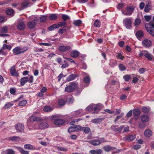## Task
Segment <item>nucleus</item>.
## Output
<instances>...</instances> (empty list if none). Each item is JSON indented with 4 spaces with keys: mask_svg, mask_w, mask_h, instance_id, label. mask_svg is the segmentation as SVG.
I'll use <instances>...</instances> for the list:
<instances>
[{
    "mask_svg": "<svg viewBox=\"0 0 154 154\" xmlns=\"http://www.w3.org/2000/svg\"><path fill=\"white\" fill-rule=\"evenodd\" d=\"M15 128L18 132H21L24 130V127L23 124L19 123L15 126Z\"/></svg>",
    "mask_w": 154,
    "mask_h": 154,
    "instance_id": "obj_6",
    "label": "nucleus"
},
{
    "mask_svg": "<svg viewBox=\"0 0 154 154\" xmlns=\"http://www.w3.org/2000/svg\"><path fill=\"white\" fill-rule=\"evenodd\" d=\"M6 13L8 15L13 16L14 14V11L11 9H8L6 11Z\"/></svg>",
    "mask_w": 154,
    "mask_h": 154,
    "instance_id": "obj_37",
    "label": "nucleus"
},
{
    "mask_svg": "<svg viewBox=\"0 0 154 154\" xmlns=\"http://www.w3.org/2000/svg\"><path fill=\"white\" fill-rule=\"evenodd\" d=\"M79 125H77L75 127L74 126H72L69 127L68 129V131L69 133L72 132L79 130V128L78 126Z\"/></svg>",
    "mask_w": 154,
    "mask_h": 154,
    "instance_id": "obj_17",
    "label": "nucleus"
},
{
    "mask_svg": "<svg viewBox=\"0 0 154 154\" xmlns=\"http://www.w3.org/2000/svg\"><path fill=\"white\" fill-rule=\"evenodd\" d=\"M145 54V57L148 60L152 61H154V57L152 54L149 53L147 51H146V54Z\"/></svg>",
    "mask_w": 154,
    "mask_h": 154,
    "instance_id": "obj_11",
    "label": "nucleus"
},
{
    "mask_svg": "<svg viewBox=\"0 0 154 154\" xmlns=\"http://www.w3.org/2000/svg\"><path fill=\"white\" fill-rule=\"evenodd\" d=\"M57 149L58 150L62 151L65 152L67 150V149L66 148L60 146L58 147Z\"/></svg>",
    "mask_w": 154,
    "mask_h": 154,
    "instance_id": "obj_53",
    "label": "nucleus"
},
{
    "mask_svg": "<svg viewBox=\"0 0 154 154\" xmlns=\"http://www.w3.org/2000/svg\"><path fill=\"white\" fill-rule=\"evenodd\" d=\"M116 57L117 58L121 60H123L124 58V57L120 53H118Z\"/></svg>",
    "mask_w": 154,
    "mask_h": 154,
    "instance_id": "obj_62",
    "label": "nucleus"
},
{
    "mask_svg": "<svg viewBox=\"0 0 154 154\" xmlns=\"http://www.w3.org/2000/svg\"><path fill=\"white\" fill-rule=\"evenodd\" d=\"M152 133L149 130H147L144 132V135L146 137H149L152 134Z\"/></svg>",
    "mask_w": 154,
    "mask_h": 154,
    "instance_id": "obj_31",
    "label": "nucleus"
},
{
    "mask_svg": "<svg viewBox=\"0 0 154 154\" xmlns=\"http://www.w3.org/2000/svg\"><path fill=\"white\" fill-rule=\"evenodd\" d=\"M20 47H17L13 49L12 51L13 53L17 55L20 54Z\"/></svg>",
    "mask_w": 154,
    "mask_h": 154,
    "instance_id": "obj_23",
    "label": "nucleus"
},
{
    "mask_svg": "<svg viewBox=\"0 0 154 154\" xmlns=\"http://www.w3.org/2000/svg\"><path fill=\"white\" fill-rule=\"evenodd\" d=\"M14 105V103L11 102L10 103L9 102L7 103L4 106L3 108L5 109H7L10 108L12 106Z\"/></svg>",
    "mask_w": 154,
    "mask_h": 154,
    "instance_id": "obj_29",
    "label": "nucleus"
},
{
    "mask_svg": "<svg viewBox=\"0 0 154 154\" xmlns=\"http://www.w3.org/2000/svg\"><path fill=\"white\" fill-rule=\"evenodd\" d=\"M28 77H24L20 79V84L21 85H24L25 84L28 82Z\"/></svg>",
    "mask_w": 154,
    "mask_h": 154,
    "instance_id": "obj_27",
    "label": "nucleus"
},
{
    "mask_svg": "<svg viewBox=\"0 0 154 154\" xmlns=\"http://www.w3.org/2000/svg\"><path fill=\"white\" fill-rule=\"evenodd\" d=\"M51 119L54 121L55 125H61L65 123V121L64 120L59 119V116L57 115H54L51 117Z\"/></svg>",
    "mask_w": 154,
    "mask_h": 154,
    "instance_id": "obj_1",
    "label": "nucleus"
},
{
    "mask_svg": "<svg viewBox=\"0 0 154 154\" xmlns=\"http://www.w3.org/2000/svg\"><path fill=\"white\" fill-rule=\"evenodd\" d=\"M10 72L11 75L15 77L19 76V73L15 70V66L12 67L10 70Z\"/></svg>",
    "mask_w": 154,
    "mask_h": 154,
    "instance_id": "obj_9",
    "label": "nucleus"
},
{
    "mask_svg": "<svg viewBox=\"0 0 154 154\" xmlns=\"http://www.w3.org/2000/svg\"><path fill=\"white\" fill-rule=\"evenodd\" d=\"M59 50L60 52H65L71 49V47L69 46H60L59 47Z\"/></svg>",
    "mask_w": 154,
    "mask_h": 154,
    "instance_id": "obj_5",
    "label": "nucleus"
},
{
    "mask_svg": "<svg viewBox=\"0 0 154 154\" xmlns=\"http://www.w3.org/2000/svg\"><path fill=\"white\" fill-rule=\"evenodd\" d=\"M103 149L106 152H109L112 150L115 149V148L109 145H106L103 147Z\"/></svg>",
    "mask_w": 154,
    "mask_h": 154,
    "instance_id": "obj_20",
    "label": "nucleus"
},
{
    "mask_svg": "<svg viewBox=\"0 0 154 154\" xmlns=\"http://www.w3.org/2000/svg\"><path fill=\"white\" fill-rule=\"evenodd\" d=\"M77 87L76 84L74 82H71L66 87L65 91L68 92H73Z\"/></svg>",
    "mask_w": 154,
    "mask_h": 154,
    "instance_id": "obj_2",
    "label": "nucleus"
},
{
    "mask_svg": "<svg viewBox=\"0 0 154 154\" xmlns=\"http://www.w3.org/2000/svg\"><path fill=\"white\" fill-rule=\"evenodd\" d=\"M142 42L143 45L146 47H149L152 45L151 41L147 39L144 40Z\"/></svg>",
    "mask_w": 154,
    "mask_h": 154,
    "instance_id": "obj_8",
    "label": "nucleus"
},
{
    "mask_svg": "<svg viewBox=\"0 0 154 154\" xmlns=\"http://www.w3.org/2000/svg\"><path fill=\"white\" fill-rule=\"evenodd\" d=\"M141 147V146L139 144L135 145L133 146V148L135 150H137Z\"/></svg>",
    "mask_w": 154,
    "mask_h": 154,
    "instance_id": "obj_64",
    "label": "nucleus"
},
{
    "mask_svg": "<svg viewBox=\"0 0 154 154\" xmlns=\"http://www.w3.org/2000/svg\"><path fill=\"white\" fill-rule=\"evenodd\" d=\"M102 150L100 149L91 150L89 151V153L92 154H100L102 153Z\"/></svg>",
    "mask_w": 154,
    "mask_h": 154,
    "instance_id": "obj_19",
    "label": "nucleus"
},
{
    "mask_svg": "<svg viewBox=\"0 0 154 154\" xmlns=\"http://www.w3.org/2000/svg\"><path fill=\"white\" fill-rule=\"evenodd\" d=\"M57 18V15L55 14H51L49 17V18L51 20H55Z\"/></svg>",
    "mask_w": 154,
    "mask_h": 154,
    "instance_id": "obj_41",
    "label": "nucleus"
},
{
    "mask_svg": "<svg viewBox=\"0 0 154 154\" xmlns=\"http://www.w3.org/2000/svg\"><path fill=\"white\" fill-rule=\"evenodd\" d=\"M90 78L88 76H87L84 79V81L86 83H89L90 82Z\"/></svg>",
    "mask_w": 154,
    "mask_h": 154,
    "instance_id": "obj_54",
    "label": "nucleus"
},
{
    "mask_svg": "<svg viewBox=\"0 0 154 154\" xmlns=\"http://www.w3.org/2000/svg\"><path fill=\"white\" fill-rule=\"evenodd\" d=\"M17 149L22 154H28L29 152L24 150L22 148L20 147H17Z\"/></svg>",
    "mask_w": 154,
    "mask_h": 154,
    "instance_id": "obj_32",
    "label": "nucleus"
},
{
    "mask_svg": "<svg viewBox=\"0 0 154 154\" xmlns=\"http://www.w3.org/2000/svg\"><path fill=\"white\" fill-rule=\"evenodd\" d=\"M123 78L126 82L128 81L131 79L130 75H126L123 76Z\"/></svg>",
    "mask_w": 154,
    "mask_h": 154,
    "instance_id": "obj_49",
    "label": "nucleus"
},
{
    "mask_svg": "<svg viewBox=\"0 0 154 154\" xmlns=\"http://www.w3.org/2000/svg\"><path fill=\"white\" fill-rule=\"evenodd\" d=\"M24 148L25 149H33V146L32 145L30 144H26L24 145Z\"/></svg>",
    "mask_w": 154,
    "mask_h": 154,
    "instance_id": "obj_43",
    "label": "nucleus"
},
{
    "mask_svg": "<svg viewBox=\"0 0 154 154\" xmlns=\"http://www.w3.org/2000/svg\"><path fill=\"white\" fill-rule=\"evenodd\" d=\"M41 21L44 22L46 21L47 19V16L46 15L42 16L40 17Z\"/></svg>",
    "mask_w": 154,
    "mask_h": 154,
    "instance_id": "obj_56",
    "label": "nucleus"
},
{
    "mask_svg": "<svg viewBox=\"0 0 154 154\" xmlns=\"http://www.w3.org/2000/svg\"><path fill=\"white\" fill-rule=\"evenodd\" d=\"M2 48L4 50L7 49L10 50L11 49L12 47L10 45H8L6 44H4Z\"/></svg>",
    "mask_w": 154,
    "mask_h": 154,
    "instance_id": "obj_44",
    "label": "nucleus"
},
{
    "mask_svg": "<svg viewBox=\"0 0 154 154\" xmlns=\"http://www.w3.org/2000/svg\"><path fill=\"white\" fill-rule=\"evenodd\" d=\"M150 10V8L149 5H146L144 9L145 12H148Z\"/></svg>",
    "mask_w": 154,
    "mask_h": 154,
    "instance_id": "obj_59",
    "label": "nucleus"
},
{
    "mask_svg": "<svg viewBox=\"0 0 154 154\" xmlns=\"http://www.w3.org/2000/svg\"><path fill=\"white\" fill-rule=\"evenodd\" d=\"M56 27V24H54L49 27L48 28V29L50 31L54 30V29L57 28Z\"/></svg>",
    "mask_w": 154,
    "mask_h": 154,
    "instance_id": "obj_52",
    "label": "nucleus"
},
{
    "mask_svg": "<svg viewBox=\"0 0 154 154\" xmlns=\"http://www.w3.org/2000/svg\"><path fill=\"white\" fill-rule=\"evenodd\" d=\"M146 50H143L142 51H141L139 53V55L140 57H142L143 56V55L145 56V54L146 53Z\"/></svg>",
    "mask_w": 154,
    "mask_h": 154,
    "instance_id": "obj_57",
    "label": "nucleus"
},
{
    "mask_svg": "<svg viewBox=\"0 0 154 154\" xmlns=\"http://www.w3.org/2000/svg\"><path fill=\"white\" fill-rule=\"evenodd\" d=\"M68 29V28L67 26H64L62 29L59 30L58 33L60 34H62L63 32H66Z\"/></svg>",
    "mask_w": 154,
    "mask_h": 154,
    "instance_id": "obj_33",
    "label": "nucleus"
},
{
    "mask_svg": "<svg viewBox=\"0 0 154 154\" xmlns=\"http://www.w3.org/2000/svg\"><path fill=\"white\" fill-rule=\"evenodd\" d=\"M35 25V23L33 21H31L28 23V26L30 29L33 28Z\"/></svg>",
    "mask_w": 154,
    "mask_h": 154,
    "instance_id": "obj_30",
    "label": "nucleus"
},
{
    "mask_svg": "<svg viewBox=\"0 0 154 154\" xmlns=\"http://www.w3.org/2000/svg\"><path fill=\"white\" fill-rule=\"evenodd\" d=\"M141 23V21L139 19H136L135 20L134 23V25L135 26H138Z\"/></svg>",
    "mask_w": 154,
    "mask_h": 154,
    "instance_id": "obj_39",
    "label": "nucleus"
},
{
    "mask_svg": "<svg viewBox=\"0 0 154 154\" xmlns=\"http://www.w3.org/2000/svg\"><path fill=\"white\" fill-rule=\"evenodd\" d=\"M119 67L120 70L121 71L125 70L126 69V67L122 64H119Z\"/></svg>",
    "mask_w": 154,
    "mask_h": 154,
    "instance_id": "obj_46",
    "label": "nucleus"
},
{
    "mask_svg": "<svg viewBox=\"0 0 154 154\" xmlns=\"http://www.w3.org/2000/svg\"><path fill=\"white\" fill-rule=\"evenodd\" d=\"M52 110V108L50 106H45L44 108V110L45 112H49Z\"/></svg>",
    "mask_w": 154,
    "mask_h": 154,
    "instance_id": "obj_42",
    "label": "nucleus"
},
{
    "mask_svg": "<svg viewBox=\"0 0 154 154\" xmlns=\"http://www.w3.org/2000/svg\"><path fill=\"white\" fill-rule=\"evenodd\" d=\"M79 55V52L75 50L72 51L71 53V56L73 58L77 57Z\"/></svg>",
    "mask_w": 154,
    "mask_h": 154,
    "instance_id": "obj_25",
    "label": "nucleus"
},
{
    "mask_svg": "<svg viewBox=\"0 0 154 154\" xmlns=\"http://www.w3.org/2000/svg\"><path fill=\"white\" fill-rule=\"evenodd\" d=\"M29 3L27 1H24L21 3L20 4V10H22L28 7Z\"/></svg>",
    "mask_w": 154,
    "mask_h": 154,
    "instance_id": "obj_16",
    "label": "nucleus"
},
{
    "mask_svg": "<svg viewBox=\"0 0 154 154\" xmlns=\"http://www.w3.org/2000/svg\"><path fill=\"white\" fill-rule=\"evenodd\" d=\"M10 140L14 141L15 142H17L21 140V138L17 136H13V137H10Z\"/></svg>",
    "mask_w": 154,
    "mask_h": 154,
    "instance_id": "obj_36",
    "label": "nucleus"
},
{
    "mask_svg": "<svg viewBox=\"0 0 154 154\" xmlns=\"http://www.w3.org/2000/svg\"><path fill=\"white\" fill-rule=\"evenodd\" d=\"M103 120L102 118L95 119L91 120V122L94 124H98L101 122Z\"/></svg>",
    "mask_w": 154,
    "mask_h": 154,
    "instance_id": "obj_28",
    "label": "nucleus"
},
{
    "mask_svg": "<svg viewBox=\"0 0 154 154\" xmlns=\"http://www.w3.org/2000/svg\"><path fill=\"white\" fill-rule=\"evenodd\" d=\"M25 28V25L22 22L19 23L17 26V29L19 30H23Z\"/></svg>",
    "mask_w": 154,
    "mask_h": 154,
    "instance_id": "obj_18",
    "label": "nucleus"
},
{
    "mask_svg": "<svg viewBox=\"0 0 154 154\" xmlns=\"http://www.w3.org/2000/svg\"><path fill=\"white\" fill-rule=\"evenodd\" d=\"M123 128V125L121 126L120 127L116 128L114 129V131L115 132L120 133L121 132Z\"/></svg>",
    "mask_w": 154,
    "mask_h": 154,
    "instance_id": "obj_47",
    "label": "nucleus"
},
{
    "mask_svg": "<svg viewBox=\"0 0 154 154\" xmlns=\"http://www.w3.org/2000/svg\"><path fill=\"white\" fill-rule=\"evenodd\" d=\"M66 24V23L65 22H60L58 23L57 24H56V27L57 28H59L60 26H63L65 25Z\"/></svg>",
    "mask_w": 154,
    "mask_h": 154,
    "instance_id": "obj_45",
    "label": "nucleus"
},
{
    "mask_svg": "<svg viewBox=\"0 0 154 154\" xmlns=\"http://www.w3.org/2000/svg\"><path fill=\"white\" fill-rule=\"evenodd\" d=\"M28 49V48L27 47H24L22 48L20 47V53H23Z\"/></svg>",
    "mask_w": 154,
    "mask_h": 154,
    "instance_id": "obj_51",
    "label": "nucleus"
},
{
    "mask_svg": "<svg viewBox=\"0 0 154 154\" xmlns=\"http://www.w3.org/2000/svg\"><path fill=\"white\" fill-rule=\"evenodd\" d=\"M132 19L131 18H125L124 19L123 23L127 29H130L132 26Z\"/></svg>",
    "mask_w": 154,
    "mask_h": 154,
    "instance_id": "obj_3",
    "label": "nucleus"
},
{
    "mask_svg": "<svg viewBox=\"0 0 154 154\" xmlns=\"http://www.w3.org/2000/svg\"><path fill=\"white\" fill-rule=\"evenodd\" d=\"M62 18L64 21H66L69 18V17L66 14H63Z\"/></svg>",
    "mask_w": 154,
    "mask_h": 154,
    "instance_id": "obj_61",
    "label": "nucleus"
},
{
    "mask_svg": "<svg viewBox=\"0 0 154 154\" xmlns=\"http://www.w3.org/2000/svg\"><path fill=\"white\" fill-rule=\"evenodd\" d=\"M27 103V101L25 100L20 101L18 103L19 106H25Z\"/></svg>",
    "mask_w": 154,
    "mask_h": 154,
    "instance_id": "obj_48",
    "label": "nucleus"
},
{
    "mask_svg": "<svg viewBox=\"0 0 154 154\" xmlns=\"http://www.w3.org/2000/svg\"><path fill=\"white\" fill-rule=\"evenodd\" d=\"M65 103L64 100L62 99L58 101V105L60 106H63L65 105Z\"/></svg>",
    "mask_w": 154,
    "mask_h": 154,
    "instance_id": "obj_55",
    "label": "nucleus"
},
{
    "mask_svg": "<svg viewBox=\"0 0 154 154\" xmlns=\"http://www.w3.org/2000/svg\"><path fill=\"white\" fill-rule=\"evenodd\" d=\"M134 8L133 7L128 6L126 8V11H122L123 14L126 15H131L133 12Z\"/></svg>",
    "mask_w": 154,
    "mask_h": 154,
    "instance_id": "obj_4",
    "label": "nucleus"
},
{
    "mask_svg": "<svg viewBox=\"0 0 154 154\" xmlns=\"http://www.w3.org/2000/svg\"><path fill=\"white\" fill-rule=\"evenodd\" d=\"M78 127L79 128V130L83 131L85 134L88 133L91 131L90 128L89 127H82L80 125L78 126Z\"/></svg>",
    "mask_w": 154,
    "mask_h": 154,
    "instance_id": "obj_14",
    "label": "nucleus"
},
{
    "mask_svg": "<svg viewBox=\"0 0 154 154\" xmlns=\"http://www.w3.org/2000/svg\"><path fill=\"white\" fill-rule=\"evenodd\" d=\"M28 121L31 122H33L35 121H41V119L38 117L32 116L29 117Z\"/></svg>",
    "mask_w": 154,
    "mask_h": 154,
    "instance_id": "obj_10",
    "label": "nucleus"
},
{
    "mask_svg": "<svg viewBox=\"0 0 154 154\" xmlns=\"http://www.w3.org/2000/svg\"><path fill=\"white\" fill-rule=\"evenodd\" d=\"M143 112L145 113H147L149 111V109L146 107H144L142 109Z\"/></svg>",
    "mask_w": 154,
    "mask_h": 154,
    "instance_id": "obj_63",
    "label": "nucleus"
},
{
    "mask_svg": "<svg viewBox=\"0 0 154 154\" xmlns=\"http://www.w3.org/2000/svg\"><path fill=\"white\" fill-rule=\"evenodd\" d=\"M135 138V135H129L124 138V140L127 142L132 141Z\"/></svg>",
    "mask_w": 154,
    "mask_h": 154,
    "instance_id": "obj_12",
    "label": "nucleus"
},
{
    "mask_svg": "<svg viewBox=\"0 0 154 154\" xmlns=\"http://www.w3.org/2000/svg\"><path fill=\"white\" fill-rule=\"evenodd\" d=\"M77 77L76 75L75 74H72L69 75L67 77L66 79V81L67 82L72 81L75 79Z\"/></svg>",
    "mask_w": 154,
    "mask_h": 154,
    "instance_id": "obj_21",
    "label": "nucleus"
},
{
    "mask_svg": "<svg viewBox=\"0 0 154 154\" xmlns=\"http://www.w3.org/2000/svg\"><path fill=\"white\" fill-rule=\"evenodd\" d=\"M100 24L101 23L100 21L98 19H97L96 20H95L94 23V26L97 27H100Z\"/></svg>",
    "mask_w": 154,
    "mask_h": 154,
    "instance_id": "obj_34",
    "label": "nucleus"
},
{
    "mask_svg": "<svg viewBox=\"0 0 154 154\" xmlns=\"http://www.w3.org/2000/svg\"><path fill=\"white\" fill-rule=\"evenodd\" d=\"M148 25H145V28L148 32L152 36L154 37V29H153L152 28L148 27Z\"/></svg>",
    "mask_w": 154,
    "mask_h": 154,
    "instance_id": "obj_13",
    "label": "nucleus"
},
{
    "mask_svg": "<svg viewBox=\"0 0 154 154\" xmlns=\"http://www.w3.org/2000/svg\"><path fill=\"white\" fill-rule=\"evenodd\" d=\"M141 119L142 121L143 122H147L149 120V117L146 115H143L141 116Z\"/></svg>",
    "mask_w": 154,
    "mask_h": 154,
    "instance_id": "obj_26",
    "label": "nucleus"
},
{
    "mask_svg": "<svg viewBox=\"0 0 154 154\" xmlns=\"http://www.w3.org/2000/svg\"><path fill=\"white\" fill-rule=\"evenodd\" d=\"M82 23V21L79 20H74L73 21V24L75 26H79Z\"/></svg>",
    "mask_w": 154,
    "mask_h": 154,
    "instance_id": "obj_40",
    "label": "nucleus"
},
{
    "mask_svg": "<svg viewBox=\"0 0 154 154\" xmlns=\"http://www.w3.org/2000/svg\"><path fill=\"white\" fill-rule=\"evenodd\" d=\"M133 114L135 116H139L140 114V111L138 109H135L133 110Z\"/></svg>",
    "mask_w": 154,
    "mask_h": 154,
    "instance_id": "obj_38",
    "label": "nucleus"
},
{
    "mask_svg": "<svg viewBox=\"0 0 154 154\" xmlns=\"http://www.w3.org/2000/svg\"><path fill=\"white\" fill-rule=\"evenodd\" d=\"M143 32L141 30H139L137 31L136 34V37L139 39L140 38L143 37Z\"/></svg>",
    "mask_w": 154,
    "mask_h": 154,
    "instance_id": "obj_22",
    "label": "nucleus"
},
{
    "mask_svg": "<svg viewBox=\"0 0 154 154\" xmlns=\"http://www.w3.org/2000/svg\"><path fill=\"white\" fill-rule=\"evenodd\" d=\"M28 81L29 83H32L33 81V77L31 75L29 77H28Z\"/></svg>",
    "mask_w": 154,
    "mask_h": 154,
    "instance_id": "obj_60",
    "label": "nucleus"
},
{
    "mask_svg": "<svg viewBox=\"0 0 154 154\" xmlns=\"http://www.w3.org/2000/svg\"><path fill=\"white\" fill-rule=\"evenodd\" d=\"M15 152L12 149H8L2 152V154H15Z\"/></svg>",
    "mask_w": 154,
    "mask_h": 154,
    "instance_id": "obj_24",
    "label": "nucleus"
},
{
    "mask_svg": "<svg viewBox=\"0 0 154 154\" xmlns=\"http://www.w3.org/2000/svg\"><path fill=\"white\" fill-rule=\"evenodd\" d=\"M82 112V109H79L74 112L73 113L74 116L75 117L79 116Z\"/></svg>",
    "mask_w": 154,
    "mask_h": 154,
    "instance_id": "obj_35",
    "label": "nucleus"
},
{
    "mask_svg": "<svg viewBox=\"0 0 154 154\" xmlns=\"http://www.w3.org/2000/svg\"><path fill=\"white\" fill-rule=\"evenodd\" d=\"M8 27L7 26H4L1 28V32L3 33H6L8 30Z\"/></svg>",
    "mask_w": 154,
    "mask_h": 154,
    "instance_id": "obj_50",
    "label": "nucleus"
},
{
    "mask_svg": "<svg viewBox=\"0 0 154 154\" xmlns=\"http://www.w3.org/2000/svg\"><path fill=\"white\" fill-rule=\"evenodd\" d=\"M64 63L61 66V68H64L68 67V63L66 61L64 60Z\"/></svg>",
    "mask_w": 154,
    "mask_h": 154,
    "instance_id": "obj_58",
    "label": "nucleus"
},
{
    "mask_svg": "<svg viewBox=\"0 0 154 154\" xmlns=\"http://www.w3.org/2000/svg\"><path fill=\"white\" fill-rule=\"evenodd\" d=\"M48 127V124L46 122H42L38 125V127L40 129H43L47 128Z\"/></svg>",
    "mask_w": 154,
    "mask_h": 154,
    "instance_id": "obj_7",
    "label": "nucleus"
},
{
    "mask_svg": "<svg viewBox=\"0 0 154 154\" xmlns=\"http://www.w3.org/2000/svg\"><path fill=\"white\" fill-rule=\"evenodd\" d=\"M88 142L90 143L94 146L98 145L100 144L101 143V142L100 141V140H93L89 141H88Z\"/></svg>",
    "mask_w": 154,
    "mask_h": 154,
    "instance_id": "obj_15",
    "label": "nucleus"
}]
</instances>
